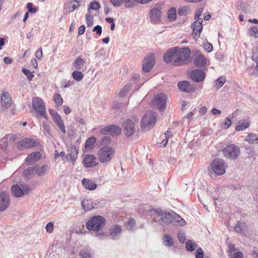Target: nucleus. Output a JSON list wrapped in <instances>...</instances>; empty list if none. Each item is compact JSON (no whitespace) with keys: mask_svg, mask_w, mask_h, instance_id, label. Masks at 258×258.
<instances>
[{"mask_svg":"<svg viewBox=\"0 0 258 258\" xmlns=\"http://www.w3.org/2000/svg\"><path fill=\"white\" fill-rule=\"evenodd\" d=\"M190 54L188 47L178 49V47H174L164 53L163 60L166 63L171 62L173 66H182L186 63Z\"/></svg>","mask_w":258,"mask_h":258,"instance_id":"1","label":"nucleus"},{"mask_svg":"<svg viewBox=\"0 0 258 258\" xmlns=\"http://www.w3.org/2000/svg\"><path fill=\"white\" fill-rule=\"evenodd\" d=\"M153 212L156 216L155 218L159 221L160 225L163 227H168L170 224L182 226L186 224L185 220L175 213L171 214L162 212L160 209L154 210Z\"/></svg>","mask_w":258,"mask_h":258,"instance_id":"2","label":"nucleus"},{"mask_svg":"<svg viewBox=\"0 0 258 258\" xmlns=\"http://www.w3.org/2000/svg\"><path fill=\"white\" fill-rule=\"evenodd\" d=\"M115 155V149L111 146L102 147L98 151L99 161L103 164H107L113 159Z\"/></svg>","mask_w":258,"mask_h":258,"instance_id":"3","label":"nucleus"},{"mask_svg":"<svg viewBox=\"0 0 258 258\" xmlns=\"http://www.w3.org/2000/svg\"><path fill=\"white\" fill-rule=\"evenodd\" d=\"M106 220L101 216H94L86 223V227L89 230L99 231L105 226Z\"/></svg>","mask_w":258,"mask_h":258,"instance_id":"4","label":"nucleus"},{"mask_svg":"<svg viewBox=\"0 0 258 258\" xmlns=\"http://www.w3.org/2000/svg\"><path fill=\"white\" fill-rule=\"evenodd\" d=\"M156 121L155 112L148 111L144 115L141 121V128L144 131H147L152 128Z\"/></svg>","mask_w":258,"mask_h":258,"instance_id":"5","label":"nucleus"},{"mask_svg":"<svg viewBox=\"0 0 258 258\" xmlns=\"http://www.w3.org/2000/svg\"><path fill=\"white\" fill-rule=\"evenodd\" d=\"M167 97L164 94L161 93L155 95L151 101V106L154 108H157L160 111H163L166 107Z\"/></svg>","mask_w":258,"mask_h":258,"instance_id":"6","label":"nucleus"},{"mask_svg":"<svg viewBox=\"0 0 258 258\" xmlns=\"http://www.w3.org/2000/svg\"><path fill=\"white\" fill-rule=\"evenodd\" d=\"M224 156L229 159H236L239 156L240 150L239 147L233 145H228L222 150Z\"/></svg>","mask_w":258,"mask_h":258,"instance_id":"7","label":"nucleus"},{"mask_svg":"<svg viewBox=\"0 0 258 258\" xmlns=\"http://www.w3.org/2000/svg\"><path fill=\"white\" fill-rule=\"evenodd\" d=\"M32 106L34 109L39 115L43 117L46 119H48L44 103L40 98L34 97L33 98Z\"/></svg>","mask_w":258,"mask_h":258,"instance_id":"8","label":"nucleus"},{"mask_svg":"<svg viewBox=\"0 0 258 258\" xmlns=\"http://www.w3.org/2000/svg\"><path fill=\"white\" fill-rule=\"evenodd\" d=\"M226 165L223 160L217 158L214 160L211 164V169L213 172L217 175H221L225 173Z\"/></svg>","mask_w":258,"mask_h":258,"instance_id":"9","label":"nucleus"},{"mask_svg":"<svg viewBox=\"0 0 258 258\" xmlns=\"http://www.w3.org/2000/svg\"><path fill=\"white\" fill-rule=\"evenodd\" d=\"M137 121L135 119H126L124 121L122 125V130L124 134L127 137H131L134 135L136 131V123Z\"/></svg>","mask_w":258,"mask_h":258,"instance_id":"10","label":"nucleus"},{"mask_svg":"<svg viewBox=\"0 0 258 258\" xmlns=\"http://www.w3.org/2000/svg\"><path fill=\"white\" fill-rule=\"evenodd\" d=\"M31 190L29 185L27 184L21 185V186L17 184L13 185L11 187V193L13 196L19 198L25 194H28Z\"/></svg>","mask_w":258,"mask_h":258,"instance_id":"11","label":"nucleus"},{"mask_svg":"<svg viewBox=\"0 0 258 258\" xmlns=\"http://www.w3.org/2000/svg\"><path fill=\"white\" fill-rule=\"evenodd\" d=\"M101 135H109L112 136H118L121 133L120 128L116 125H109L100 130Z\"/></svg>","mask_w":258,"mask_h":258,"instance_id":"12","label":"nucleus"},{"mask_svg":"<svg viewBox=\"0 0 258 258\" xmlns=\"http://www.w3.org/2000/svg\"><path fill=\"white\" fill-rule=\"evenodd\" d=\"M155 62L154 55L151 54L145 57L142 69L145 72H149L153 67Z\"/></svg>","mask_w":258,"mask_h":258,"instance_id":"13","label":"nucleus"},{"mask_svg":"<svg viewBox=\"0 0 258 258\" xmlns=\"http://www.w3.org/2000/svg\"><path fill=\"white\" fill-rule=\"evenodd\" d=\"M10 205V197L7 192L2 191L0 192V212L7 209Z\"/></svg>","mask_w":258,"mask_h":258,"instance_id":"14","label":"nucleus"},{"mask_svg":"<svg viewBox=\"0 0 258 258\" xmlns=\"http://www.w3.org/2000/svg\"><path fill=\"white\" fill-rule=\"evenodd\" d=\"M161 11L159 7H155L150 12V21L153 24H157L161 21Z\"/></svg>","mask_w":258,"mask_h":258,"instance_id":"15","label":"nucleus"},{"mask_svg":"<svg viewBox=\"0 0 258 258\" xmlns=\"http://www.w3.org/2000/svg\"><path fill=\"white\" fill-rule=\"evenodd\" d=\"M202 22L203 20L202 19H200L199 21H195L192 24L193 29L192 35L193 36V38L196 40L200 37L202 32L203 29Z\"/></svg>","mask_w":258,"mask_h":258,"instance_id":"16","label":"nucleus"},{"mask_svg":"<svg viewBox=\"0 0 258 258\" xmlns=\"http://www.w3.org/2000/svg\"><path fill=\"white\" fill-rule=\"evenodd\" d=\"M12 103V100L9 93L3 92L1 96L2 109L5 111L9 107Z\"/></svg>","mask_w":258,"mask_h":258,"instance_id":"17","label":"nucleus"},{"mask_svg":"<svg viewBox=\"0 0 258 258\" xmlns=\"http://www.w3.org/2000/svg\"><path fill=\"white\" fill-rule=\"evenodd\" d=\"M206 77L204 71L199 69L192 70L190 73V78L195 82H200L203 81Z\"/></svg>","mask_w":258,"mask_h":258,"instance_id":"18","label":"nucleus"},{"mask_svg":"<svg viewBox=\"0 0 258 258\" xmlns=\"http://www.w3.org/2000/svg\"><path fill=\"white\" fill-rule=\"evenodd\" d=\"M36 146V143L34 139L31 138H26L22 140L19 143V149L20 150H24Z\"/></svg>","mask_w":258,"mask_h":258,"instance_id":"19","label":"nucleus"},{"mask_svg":"<svg viewBox=\"0 0 258 258\" xmlns=\"http://www.w3.org/2000/svg\"><path fill=\"white\" fill-rule=\"evenodd\" d=\"M78 150L74 146H71L68 150V153L66 155V158L68 161H71L73 165L78 158Z\"/></svg>","mask_w":258,"mask_h":258,"instance_id":"20","label":"nucleus"},{"mask_svg":"<svg viewBox=\"0 0 258 258\" xmlns=\"http://www.w3.org/2000/svg\"><path fill=\"white\" fill-rule=\"evenodd\" d=\"M97 159L94 155L87 154L83 160V164L86 167H90L97 165Z\"/></svg>","mask_w":258,"mask_h":258,"instance_id":"21","label":"nucleus"},{"mask_svg":"<svg viewBox=\"0 0 258 258\" xmlns=\"http://www.w3.org/2000/svg\"><path fill=\"white\" fill-rule=\"evenodd\" d=\"M177 86L180 91L186 93H190L192 91V87L189 83L186 81L179 82Z\"/></svg>","mask_w":258,"mask_h":258,"instance_id":"22","label":"nucleus"},{"mask_svg":"<svg viewBox=\"0 0 258 258\" xmlns=\"http://www.w3.org/2000/svg\"><path fill=\"white\" fill-rule=\"evenodd\" d=\"M121 231V227L119 225H113L111 227L110 232V236L111 239H116L120 235Z\"/></svg>","mask_w":258,"mask_h":258,"instance_id":"23","label":"nucleus"},{"mask_svg":"<svg viewBox=\"0 0 258 258\" xmlns=\"http://www.w3.org/2000/svg\"><path fill=\"white\" fill-rule=\"evenodd\" d=\"M82 183L84 188L90 190H93L97 187V184L95 182L88 179L84 178Z\"/></svg>","mask_w":258,"mask_h":258,"instance_id":"24","label":"nucleus"},{"mask_svg":"<svg viewBox=\"0 0 258 258\" xmlns=\"http://www.w3.org/2000/svg\"><path fill=\"white\" fill-rule=\"evenodd\" d=\"M206 57L201 54L198 55L194 59V62L198 67H203L206 63Z\"/></svg>","mask_w":258,"mask_h":258,"instance_id":"25","label":"nucleus"},{"mask_svg":"<svg viewBox=\"0 0 258 258\" xmlns=\"http://www.w3.org/2000/svg\"><path fill=\"white\" fill-rule=\"evenodd\" d=\"M41 157V154L40 152L36 151L31 153L26 159L27 162H29L32 164L36 161L39 160Z\"/></svg>","mask_w":258,"mask_h":258,"instance_id":"26","label":"nucleus"},{"mask_svg":"<svg viewBox=\"0 0 258 258\" xmlns=\"http://www.w3.org/2000/svg\"><path fill=\"white\" fill-rule=\"evenodd\" d=\"M35 174H37L39 176L44 175L48 169V166L44 165L42 166L38 165H35L34 166Z\"/></svg>","mask_w":258,"mask_h":258,"instance_id":"27","label":"nucleus"},{"mask_svg":"<svg viewBox=\"0 0 258 258\" xmlns=\"http://www.w3.org/2000/svg\"><path fill=\"white\" fill-rule=\"evenodd\" d=\"M234 229L236 232L242 234L244 233V232L247 231V227L245 223L241 221L237 222Z\"/></svg>","mask_w":258,"mask_h":258,"instance_id":"28","label":"nucleus"},{"mask_svg":"<svg viewBox=\"0 0 258 258\" xmlns=\"http://www.w3.org/2000/svg\"><path fill=\"white\" fill-rule=\"evenodd\" d=\"M85 63V59H82L79 57L75 59V61L73 63V65L76 70H80L82 69L83 66Z\"/></svg>","mask_w":258,"mask_h":258,"instance_id":"29","label":"nucleus"},{"mask_svg":"<svg viewBox=\"0 0 258 258\" xmlns=\"http://www.w3.org/2000/svg\"><path fill=\"white\" fill-rule=\"evenodd\" d=\"M249 125V121L248 119L239 121L235 128L237 131H243Z\"/></svg>","mask_w":258,"mask_h":258,"instance_id":"30","label":"nucleus"},{"mask_svg":"<svg viewBox=\"0 0 258 258\" xmlns=\"http://www.w3.org/2000/svg\"><path fill=\"white\" fill-rule=\"evenodd\" d=\"M245 140L250 144H258V135L249 133Z\"/></svg>","mask_w":258,"mask_h":258,"instance_id":"31","label":"nucleus"},{"mask_svg":"<svg viewBox=\"0 0 258 258\" xmlns=\"http://www.w3.org/2000/svg\"><path fill=\"white\" fill-rule=\"evenodd\" d=\"M80 4L79 1H71L67 4V9L69 10L70 12H72L74 11L76 9L79 8Z\"/></svg>","mask_w":258,"mask_h":258,"instance_id":"32","label":"nucleus"},{"mask_svg":"<svg viewBox=\"0 0 258 258\" xmlns=\"http://www.w3.org/2000/svg\"><path fill=\"white\" fill-rule=\"evenodd\" d=\"M96 141V139L95 137H92L89 138L86 141L85 144V148L86 150L91 149L93 148L94 144Z\"/></svg>","mask_w":258,"mask_h":258,"instance_id":"33","label":"nucleus"},{"mask_svg":"<svg viewBox=\"0 0 258 258\" xmlns=\"http://www.w3.org/2000/svg\"><path fill=\"white\" fill-rule=\"evenodd\" d=\"M185 247L187 250L192 251L197 247V244L191 240H187L185 243Z\"/></svg>","mask_w":258,"mask_h":258,"instance_id":"34","label":"nucleus"},{"mask_svg":"<svg viewBox=\"0 0 258 258\" xmlns=\"http://www.w3.org/2000/svg\"><path fill=\"white\" fill-rule=\"evenodd\" d=\"M168 18L171 21H174L176 18V10L175 8H171L168 11L167 13Z\"/></svg>","mask_w":258,"mask_h":258,"instance_id":"35","label":"nucleus"},{"mask_svg":"<svg viewBox=\"0 0 258 258\" xmlns=\"http://www.w3.org/2000/svg\"><path fill=\"white\" fill-rule=\"evenodd\" d=\"M190 9L186 6L180 7L178 9V14L179 16H186L190 14Z\"/></svg>","mask_w":258,"mask_h":258,"instance_id":"36","label":"nucleus"},{"mask_svg":"<svg viewBox=\"0 0 258 258\" xmlns=\"http://www.w3.org/2000/svg\"><path fill=\"white\" fill-rule=\"evenodd\" d=\"M72 77L73 78L76 80V81L80 82L84 78V75L83 73L78 70L74 71L72 73Z\"/></svg>","mask_w":258,"mask_h":258,"instance_id":"37","label":"nucleus"},{"mask_svg":"<svg viewBox=\"0 0 258 258\" xmlns=\"http://www.w3.org/2000/svg\"><path fill=\"white\" fill-rule=\"evenodd\" d=\"M83 208L86 211L90 210L93 208L91 202L87 199L84 200L81 203Z\"/></svg>","mask_w":258,"mask_h":258,"instance_id":"38","label":"nucleus"},{"mask_svg":"<svg viewBox=\"0 0 258 258\" xmlns=\"http://www.w3.org/2000/svg\"><path fill=\"white\" fill-rule=\"evenodd\" d=\"M163 243L166 246H171L173 244V239L169 235H165L163 238Z\"/></svg>","mask_w":258,"mask_h":258,"instance_id":"39","label":"nucleus"},{"mask_svg":"<svg viewBox=\"0 0 258 258\" xmlns=\"http://www.w3.org/2000/svg\"><path fill=\"white\" fill-rule=\"evenodd\" d=\"M79 255L82 258H90L91 256L90 249L85 248L80 252Z\"/></svg>","mask_w":258,"mask_h":258,"instance_id":"40","label":"nucleus"},{"mask_svg":"<svg viewBox=\"0 0 258 258\" xmlns=\"http://www.w3.org/2000/svg\"><path fill=\"white\" fill-rule=\"evenodd\" d=\"M53 100L56 107L61 106L63 102V99L59 94H55L53 96Z\"/></svg>","mask_w":258,"mask_h":258,"instance_id":"41","label":"nucleus"},{"mask_svg":"<svg viewBox=\"0 0 258 258\" xmlns=\"http://www.w3.org/2000/svg\"><path fill=\"white\" fill-rule=\"evenodd\" d=\"M249 34L250 36L257 37H258V25L256 26H251L249 29Z\"/></svg>","mask_w":258,"mask_h":258,"instance_id":"42","label":"nucleus"},{"mask_svg":"<svg viewBox=\"0 0 258 258\" xmlns=\"http://www.w3.org/2000/svg\"><path fill=\"white\" fill-rule=\"evenodd\" d=\"M131 88V86L130 85H125L120 91L119 95L121 97H125Z\"/></svg>","mask_w":258,"mask_h":258,"instance_id":"43","label":"nucleus"},{"mask_svg":"<svg viewBox=\"0 0 258 258\" xmlns=\"http://www.w3.org/2000/svg\"><path fill=\"white\" fill-rule=\"evenodd\" d=\"M225 81L226 79L224 77H219L215 81V87L219 89L224 84Z\"/></svg>","mask_w":258,"mask_h":258,"instance_id":"44","label":"nucleus"},{"mask_svg":"<svg viewBox=\"0 0 258 258\" xmlns=\"http://www.w3.org/2000/svg\"><path fill=\"white\" fill-rule=\"evenodd\" d=\"M34 174H35L34 166L28 168L23 172V174L26 178H29L31 175Z\"/></svg>","mask_w":258,"mask_h":258,"instance_id":"45","label":"nucleus"},{"mask_svg":"<svg viewBox=\"0 0 258 258\" xmlns=\"http://www.w3.org/2000/svg\"><path fill=\"white\" fill-rule=\"evenodd\" d=\"M121 6L124 4V7L126 8H133L135 7L134 3L131 0H120Z\"/></svg>","mask_w":258,"mask_h":258,"instance_id":"46","label":"nucleus"},{"mask_svg":"<svg viewBox=\"0 0 258 258\" xmlns=\"http://www.w3.org/2000/svg\"><path fill=\"white\" fill-rule=\"evenodd\" d=\"M22 71L26 76L28 80L29 81H31L33 78L34 77V75L31 72L29 71L28 70L25 68H23Z\"/></svg>","mask_w":258,"mask_h":258,"instance_id":"47","label":"nucleus"},{"mask_svg":"<svg viewBox=\"0 0 258 258\" xmlns=\"http://www.w3.org/2000/svg\"><path fill=\"white\" fill-rule=\"evenodd\" d=\"M226 242L228 246V252L229 253V255L238 250V249L235 247L234 245L228 242V239L227 240Z\"/></svg>","mask_w":258,"mask_h":258,"instance_id":"48","label":"nucleus"},{"mask_svg":"<svg viewBox=\"0 0 258 258\" xmlns=\"http://www.w3.org/2000/svg\"><path fill=\"white\" fill-rule=\"evenodd\" d=\"M110 138L109 137L105 136L101 139L100 143L103 146H108V145L110 144Z\"/></svg>","mask_w":258,"mask_h":258,"instance_id":"49","label":"nucleus"},{"mask_svg":"<svg viewBox=\"0 0 258 258\" xmlns=\"http://www.w3.org/2000/svg\"><path fill=\"white\" fill-rule=\"evenodd\" d=\"M26 8L28 10V13H35L37 10V9L36 7H33V4L31 3H29L27 4Z\"/></svg>","mask_w":258,"mask_h":258,"instance_id":"50","label":"nucleus"},{"mask_svg":"<svg viewBox=\"0 0 258 258\" xmlns=\"http://www.w3.org/2000/svg\"><path fill=\"white\" fill-rule=\"evenodd\" d=\"M100 5L98 2H93L90 3L89 7H88V11L90 10H97L99 9Z\"/></svg>","mask_w":258,"mask_h":258,"instance_id":"51","label":"nucleus"},{"mask_svg":"<svg viewBox=\"0 0 258 258\" xmlns=\"http://www.w3.org/2000/svg\"><path fill=\"white\" fill-rule=\"evenodd\" d=\"M86 21L88 27H91L93 25V18L90 14L86 15Z\"/></svg>","mask_w":258,"mask_h":258,"instance_id":"52","label":"nucleus"},{"mask_svg":"<svg viewBox=\"0 0 258 258\" xmlns=\"http://www.w3.org/2000/svg\"><path fill=\"white\" fill-rule=\"evenodd\" d=\"M177 238L181 243H184L186 240L185 234L183 232H179L177 234Z\"/></svg>","mask_w":258,"mask_h":258,"instance_id":"53","label":"nucleus"},{"mask_svg":"<svg viewBox=\"0 0 258 258\" xmlns=\"http://www.w3.org/2000/svg\"><path fill=\"white\" fill-rule=\"evenodd\" d=\"M204 48L206 51L210 52L213 50V45L209 42H206L203 44Z\"/></svg>","mask_w":258,"mask_h":258,"instance_id":"54","label":"nucleus"},{"mask_svg":"<svg viewBox=\"0 0 258 258\" xmlns=\"http://www.w3.org/2000/svg\"><path fill=\"white\" fill-rule=\"evenodd\" d=\"M56 124L63 134H65L66 133V127L63 120Z\"/></svg>","mask_w":258,"mask_h":258,"instance_id":"55","label":"nucleus"},{"mask_svg":"<svg viewBox=\"0 0 258 258\" xmlns=\"http://www.w3.org/2000/svg\"><path fill=\"white\" fill-rule=\"evenodd\" d=\"M45 229L48 233H52L53 230V223L52 222H48L46 225Z\"/></svg>","mask_w":258,"mask_h":258,"instance_id":"56","label":"nucleus"},{"mask_svg":"<svg viewBox=\"0 0 258 258\" xmlns=\"http://www.w3.org/2000/svg\"><path fill=\"white\" fill-rule=\"evenodd\" d=\"M231 258H243V254L238 250L230 255Z\"/></svg>","mask_w":258,"mask_h":258,"instance_id":"57","label":"nucleus"},{"mask_svg":"<svg viewBox=\"0 0 258 258\" xmlns=\"http://www.w3.org/2000/svg\"><path fill=\"white\" fill-rule=\"evenodd\" d=\"M203 11V9L202 8L198 9L196 11L195 15V17H194L196 21H199L200 20V19H201L200 17L202 15Z\"/></svg>","mask_w":258,"mask_h":258,"instance_id":"58","label":"nucleus"},{"mask_svg":"<svg viewBox=\"0 0 258 258\" xmlns=\"http://www.w3.org/2000/svg\"><path fill=\"white\" fill-rule=\"evenodd\" d=\"M196 258H203L204 257V251L200 247L198 248L196 250Z\"/></svg>","mask_w":258,"mask_h":258,"instance_id":"59","label":"nucleus"},{"mask_svg":"<svg viewBox=\"0 0 258 258\" xmlns=\"http://www.w3.org/2000/svg\"><path fill=\"white\" fill-rule=\"evenodd\" d=\"M92 31L93 32L95 31L97 35H100L102 33V27L99 25H96L93 28Z\"/></svg>","mask_w":258,"mask_h":258,"instance_id":"60","label":"nucleus"},{"mask_svg":"<svg viewBox=\"0 0 258 258\" xmlns=\"http://www.w3.org/2000/svg\"><path fill=\"white\" fill-rule=\"evenodd\" d=\"M110 1L115 7H120L121 6L120 0H110Z\"/></svg>","mask_w":258,"mask_h":258,"instance_id":"61","label":"nucleus"},{"mask_svg":"<svg viewBox=\"0 0 258 258\" xmlns=\"http://www.w3.org/2000/svg\"><path fill=\"white\" fill-rule=\"evenodd\" d=\"M52 119L55 124H57L62 121V119H61V117L59 114L58 115H55V116H53Z\"/></svg>","mask_w":258,"mask_h":258,"instance_id":"62","label":"nucleus"},{"mask_svg":"<svg viewBox=\"0 0 258 258\" xmlns=\"http://www.w3.org/2000/svg\"><path fill=\"white\" fill-rule=\"evenodd\" d=\"M42 55H43V53H42V50L41 49V48L38 49L36 53H35V56L38 59H40L41 58V57H42Z\"/></svg>","mask_w":258,"mask_h":258,"instance_id":"63","label":"nucleus"},{"mask_svg":"<svg viewBox=\"0 0 258 258\" xmlns=\"http://www.w3.org/2000/svg\"><path fill=\"white\" fill-rule=\"evenodd\" d=\"M231 125V121L230 118L228 117L226 118L225 121L224 122V126L226 128H229Z\"/></svg>","mask_w":258,"mask_h":258,"instance_id":"64","label":"nucleus"}]
</instances>
